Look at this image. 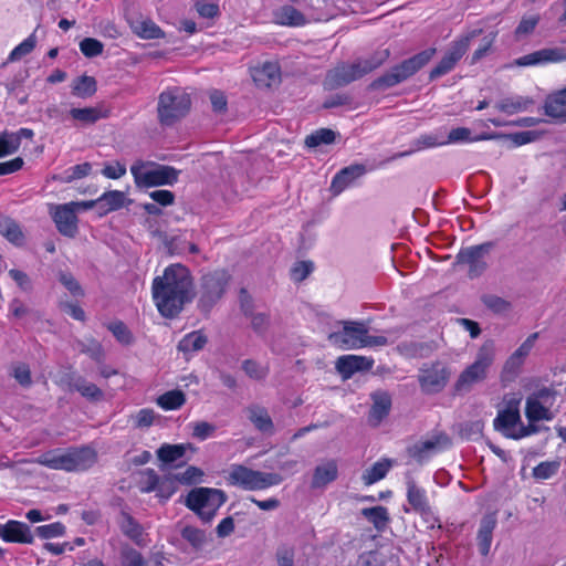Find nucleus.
<instances>
[{"label": "nucleus", "mask_w": 566, "mask_h": 566, "mask_svg": "<svg viewBox=\"0 0 566 566\" xmlns=\"http://www.w3.org/2000/svg\"><path fill=\"white\" fill-rule=\"evenodd\" d=\"M231 484L239 485L244 490H264L280 484L283 478L279 473L262 472L249 469L243 465H234L229 474Z\"/></svg>", "instance_id": "nucleus-7"}, {"label": "nucleus", "mask_w": 566, "mask_h": 566, "mask_svg": "<svg viewBox=\"0 0 566 566\" xmlns=\"http://www.w3.org/2000/svg\"><path fill=\"white\" fill-rule=\"evenodd\" d=\"M338 478V463L335 459L322 460L314 469L311 488L324 489Z\"/></svg>", "instance_id": "nucleus-18"}, {"label": "nucleus", "mask_w": 566, "mask_h": 566, "mask_svg": "<svg viewBox=\"0 0 566 566\" xmlns=\"http://www.w3.org/2000/svg\"><path fill=\"white\" fill-rule=\"evenodd\" d=\"M96 92V81L92 76L82 75L73 81L72 94L81 97L88 98Z\"/></svg>", "instance_id": "nucleus-40"}, {"label": "nucleus", "mask_w": 566, "mask_h": 566, "mask_svg": "<svg viewBox=\"0 0 566 566\" xmlns=\"http://www.w3.org/2000/svg\"><path fill=\"white\" fill-rule=\"evenodd\" d=\"M208 342L207 336L200 332H191L184 336L178 343V350L185 355L201 350Z\"/></svg>", "instance_id": "nucleus-32"}, {"label": "nucleus", "mask_w": 566, "mask_h": 566, "mask_svg": "<svg viewBox=\"0 0 566 566\" xmlns=\"http://www.w3.org/2000/svg\"><path fill=\"white\" fill-rule=\"evenodd\" d=\"M307 2L308 8L312 9L308 15L292 6L285 4L273 12L274 22L287 27H302L310 21L322 20L323 15L318 11L325 4V0H307Z\"/></svg>", "instance_id": "nucleus-10"}, {"label": "nucleus", "mask_w": 566, "mask_h": 566, "mask_svg": "<svg viewBox=\"0 0 566 566\" xmlns=\"http://www.w3.org/2000/svg\"><path fill=\"white\" fill-rule=\"evenodd\" d=\"M482 303L493 313L503 314L511 310L512 305L509 301L492 294L482 296Z\"/></svg>", "instance_id": "nucleus-53"}, {"label": "nucleus", "mask_w": 566, "mask_h": 566, "mask_svg": "<svg viewBox=\"0 0 566 566\" xmlns=\"http://www.w3.org/2000/svg\"><path fill=\"white\" fill-rule=\"evenodd\" d=\"M495 358V344L493 340L484 342L479 348L475 360L469 365L458 377L453 389L458 395L467 394L488 377V371Z\"/></svg>", "instance_id": "nucleus-3"}, {"label": "nucleus", "mask_w": 566, "mask_h": 566, "mask_svg": "<svg viewBox=\"0 0 566 566\" xmlns=\"http://www.w3.org/2000/svg\"><path fill=\"white\" fill-rule=\"evenodd\" d=\"M181 536L196 549H200L207 541L205 531L193 526H185Z\"/></svg>", "instance_id": "nucleus-52"}, {"label": "nucleus", "mask_w": 566, "mask_h": 566, "mask_svg": "<svg viewBox=\"0 0 566 566\" xmlns=\"http://www.w3.org/2000/svg\"><path fill=\"white\" fill-rule=\"evenodd\" d=\"M365 516L378 531H382L389 523L388 510L385 506L365 507L361 510Z\"/></svg>", "instance_id": "nucleus-37"}, {"label": "nucleus", "mask_w": 566, "mask_h": 566, "mask_svg": "<svg viewBox=\"0 0 566 566\" xmlns=\"http://www.w3.org/2000/svg\"><path fill=\"white\" fill-rule=\"evenodd\" d=\"M186 402V396L181 390H170L159 396L157 403L165 410H175Z\"/></svg>", "instance_id": "nucleus-42"}, {"label": "nucleus", "mask_w": 566, "mask_h": 566, "mask_svg": "<svg viewBox=\"0 0 566 566\" xmlns=\"http://www.w3.org/2000/svg\"><path fill=\"white\" fill-rule=\"evenodd\" d=\"M407 486V502L415 513L423 511L424 507L430 505L427 492L423 488L419 486L412 478L406 481Z\"/></svg>", "instance_id": "nucleus-29"}, {"label": "nucleus", "mask_w": 566, "mask_h": 566, "mask_svg": "<svg viewBox=\"0 0 566 566\" xmlns=\"http://www.w3.org/2000/svg\"><path fill=\"white\" fill-rule=\"evenodd\" d=\"M541 21L539 14L524 15L514 31L516 40L532 34Z\"/></svg>", "instance_id": "nucleus-49"}, {"label": "nucleus", "mask_w": 566, "mask_h": 566, "mask_svg": "<svg viewBox=\"0 0 566 566\" xmlns=\"http://www.w3.org/2000/svg\"><path fill=\"white\" fill-rule=\"evenodd\" d=\"M450 444L448 436L440 434L434 439H429L415 443L408 448V454L416 459L419 463L423 462L432 452L438 450L440 447H447Z\"/></svg>", "instance_id": "nucleus-21"}, {"label": "nucleus", "mask_w": 566, "mask_h": 566, "mask_svg": "<svg viewBox=\"0 0 566 566\" xmlns=\"http://www.w3.org/2000/svg\"><path fill=\"white\" fill-rule=\"evenodd\" d=\"M390 56V51L388 49L379 50L374 52L370 56L366 59H358L356 62L358 63L363 75L370 73L376 70L380 65H382L388 57Z\"/></svg>", "instance_id": "nucleus-41"}, {"label": "nucleus", "mask_w": 566, "mask_h": 566, "mask_svg": "<svg viewBox=\"0 0 566 566\" xmlns=\"http://www.w3.org/2000/svg\"><path fill=\"white\" fill-rule=\"evenodd\" d=\"M482 29H474L470 31L468 34L461 36L459 40L454 41L446 55L441 59L437 66H434L429 74V78L431 81L449 73L453 70L458 61L467 52L471 40L478 38L482 34Z\"/></svg>", "instance_id": "nucleus-9"}, {"label": "nucleus", "mask_w": 566, "mask_h": 566, "mask_svg": "<svg viewBox=\"0 0 566 566\" xmlns=\"http://www.w3.org/2000/svg\"><path fill=\"white\" fill-rule=\"evenodd\" d=\"M366 167L361 164L350 165L339 170L332 180L331 190L339 195L349 187L356 179L366 174Z\"/></svg>", "instance_id": "nucleus-19"}, {"label": "nucleus", "mask_w": 566, "mask_h": 566, "mask_svg": "<svg viewBox=\"0 0 566 566\" xmlns=\"http://www.w3.org/2000/svg\"><path fill=\"white\" fill-rule=\"evenodd\" d=\"M450 376L451 370L446 364L434 361L424 364L419 369L418 381L422 392L428 395L438 394L447 386Z\"/></svg>", "instance_id": "nucleus-11"}, {"label": "nucleus", "mask_w": 566, "mask_h": 566, "mask_svg": "<svg viewBox=\"0 0 566 566\" xmlns=\"http://www.w3.org/2000/svg\"><path fill=\"white\" fill-rule=\"evenodd\" d=\"M560 468L558 460L541 462L533 469V476L537 480H547L555 475Z\"/></svg>", "instance_id": "nucleus-54"}, {"label": "nucleus", "mask_w": 566, "mask_h": 566, "mask_svg": "<svg viewBox=\"0 0 566 566\" xmlns=\"http://www.w3.org/2000/svg\"><path fill=\"white\" fill-rule=\"evenodd\" d=\"M104 45L93 38H85L80 42V50L86 57H94L103 53Z\"/></svg>", "instance_id": "nucleus-61"}, {"label": "nucleus", "mask_w": 566, "mask_h": 566, "mask_svg": "<svg viewBox=\"0 0 566 566\" xmlns=\"http://www.w3.org/2000/svg\"><path fill=\"white\" fill-rule=\"evenodd\" d=\"M497 520L495 513H489L481 518L476 539L481 555L486 556L490 553L493 531L496 527Z\"/></svg>", "instance_id": "nucleus-23"}, {"label": "nucleus", "mask_w": 566, "mask_h": 566, "mask_svg": "<svg viewBox=\"0 0 566 566\" xmlns=\"http://www.w3.org/2000/svg\"><path fill=\"white\" fill-rule=\"evenodd\" d=\"M134 33L143 39H159L164 36L161 29L151 20H136L132 23Z\"/></svg>", "instance_id": "nucleus-38"}, {"label": "nucleus", "mask_w": 566, "mask_h": 566, "mask_svg": "<svg viewBox=\"0 0 566 566\" xmlns=\"http://www.w3.org/2000/svg\"><path fill=\"white\" fill-rule=\"evenodd\" d=\"M120 564L122 566H144L145 559L138 551L125 545L120 549Z\"/></svg>", "instance_id": "nucleus-55"}, {"label": "nucleus", "mask_w": 566, "mask_h": 566, "mask_svg": "<svg viewBox=\"0 0 566 566\" xmlns=\"http://www.w3.org/2000/svg\"><path fill=\"white\" fill-rule=\"evenodd\" d=\"M226 501L227 494L222 490L212 488H195L188 493L185 504L203 522H210Z\"/></svg>", "instance_id": "nucleus-4"}, {"label": "nucleus", "mask_w": 566, "mask_h": 566, "mask_svg": "<svg viewBox=\"0 0 566 566\" xmlns=\"http://www.w3.org/2000/svg\"><path fill=\"white\" fill-rule=\"evenodd\" d=\"M35 532L41 538L48 539L64 535L65 526L60 522H55L52 524L38 526Z\"/></svg>", "instance_id": "nucleus-63"}, {"label": "nucleus", "mask_w": 566, "mask_h": 566, "mask_svg": "<svg viewBox=\"0 0 566 566\" xmlns=\"http://www.w3.org/2000/svg\"><path fill=\"white\" fill-rule=\"evenodd\" d=\"M96 452L88 447L69 449L70 472L90 469L96 462Z\"/></svg>", "instance_id": "nucleus-24"}, {"label": "nucleus", "mask_w": 566, "mask_h": 566, "mask_svg": "<svg viewBox=\"0 0 566 566\" xmlns=\"http://www.w3.org/2000/svg\"><path fill=\"white\" fill-rule=\"evenodd\" d=\"M244 412L258 431L264 434L274 433V423L266 408L252 403L244 409Z\"/></svg>", "instance_id": "nucleus-22"}, {"label": "nucleus", "mask_w": 566, "mask_h": 566, "mask_svg": "<svg viewBox=\"0 0 566 566\" xmlns=\"http://www.w3.org/2000/svg\"><path fill=\"white\" fill-rule=\"evenodd\" d=\"M77 346L81 353L86 354L92 359L96 361H101L103 358V348L101 344L93 339L80 340L77 342Z\"/></svg>", "instance_id": "nucleus-57"}, {"label": "nucleus", "mask_w": 566, "mask_h": 566, "mask_svg": "<svg viewBox=\"0 0 566 566\" xmlns=\"http://www.w3.org/2000/svg\"><path fill=\"white\" fill-rule=\"evenodd\" d=\"M230 275L224 270H217L201 277L198 306L209 312L223 296Z\"/></svg>", "instance_id": "nucleus-8"}, {"label": "nucleus", "mask_w": 566, "mask_h": 566, "mask_svg": "<svg viewBox=\"0 0 566 566\" xmlns=\"http://www.w3.org/2000/svg\"><path fill=\"white\" fill-rule=\"evenodd\" d=\"M471 129L467 127H457L450 130L448 138L443 140L444 145L448 144H457V143H468V142H476L489 138L488 136L481 135L478 137H472Z\"/></svg>", "instance_id": "nucleus-47"}, {"label": "nucleus", "mask_w": 566, "mask_h": 566, "mask_svg": "<svg viewBox=\"0 0 566 566\" xmlns=\"http://www.w3.org/2000/svg\"><path fill=\"white\" fill-rule=\"evenodd\" d=\"M544 111L547 116L566 122V88L549 95L546 98Z\"/></svg>", "instance_id": "nucleus-30"}, {"label": "nucleus", "mask_w": 566, "mask_h": 566, "mask_svg": "<svg viewBox=\"0 0 566 566\" xmlns=\"http://www.w3.org/2000/svg\"><path fill=\"white\" fill-rule=\"evenodd\" d=\"M190 96L176 87L163 92L158 97V119L160 124L170 126L185 117L190 111Z\"/></svg>", "instance_id": "nucleus-5"}, {"label": "nucleus", "mask_w": 566, "mask_h": 566, "mask_svg": "<svg viewBox=\"0 0 566 566\" xmlns=\"http://www.w3.org/2000/svg\"><path fill=\"white\" fill-rule=\"evenodd\" d=\"M336 133L329 128H321L305 138V145L314 148L321 145H329L335 142Z\"/></svg>", "instance_id": "nucleus-44"}, {"label": "nucleus", "mask_w": 566, "mask_h": 566, "mask_svg": "<svg viewBox=\"0 0 566 566\" xmlns=\"http://www.w3.org/2000/svg\"><path fill=\"white\" fill-rule=\"evenodd\" d=\"M374 405L370 410V420L377 426L389 412L391 398L385 391H377L371 395Z\"/></svg>", "instance_id": "nucleus-31"}, {"label": "nucleus", "mask_w": 566, "mask_h": 566, "mask_svg": "<svg viewBox=\"0 0 566 566\" xmlns=\"http://www.w3.org/2000/svg\"><path fill=\"white\" fill-rule=\"evenodd\" d=\"M33 535L25 523L10 520L4 524V541L9 543L32 544Z\"/></svg>", "instance_id": "nucleus-27"}, {"label": "nucleus", "mask_w": 566, "mask_h": 566, "mask_svg": "<svg viewBox=\"0 0 566 566\" xmlns=\"http://www.w3.org/2000/svg\"><path fill=\"white\" fill-rule=\"evenodd\" d=\"M493 244L491 242L461 249L455 256V264L467 265L468 275L471 279L480 276L488 268L485 256L490 253Z\"/></svg>", "instance_id": "nucleus-13"}, {"label": "nucleus", "mask_w": 566, "mask_h": 566, "mask_svg": "<svg viewBox=\"0 0 566 566\" xmlns=\"http://www.w3.org/2000/svg\"><path fill=\"white\" fill-rule=\"evenodd\" d=\"M534 104V101L525 96H514L502 99L496 104V107L509 115L528 109Z\"/></svg>", "instance_id": "nucleus-35"}, {"label": "nucleus", "mask_w": 566, "mask_h": 566, "mask_svg": "<svg viewBox=\"0 0 566 566\" xmlns=\"http://www.w3.org/2000/svg\"><path fill=\"white\" fill-rule=\"evenodd\" d=\"M523 361L521 359H518L517 357H515L513 354L506 359L504 366H503V369H502V373H501V378L503 381H512L514 380L520 370H521V367L523 366Z\"/></svg>", "instance_id": "nucleus-56"}, {"label": "nucleus", "mask_w": 566, "mask_h": 566, "mask_svg": "<svg viewBox=\"0 0 566 566\" xmlns=\"http://www.w3.org/2000/svg\"><path fill=\"white\" fill-rule=\"evenodd\" d=\"M483 431V422L480 420L468 421L461 426L460 434L467 440H476Z\"/></svg>", "instance_id": "nucleus-64"}, {"label": "nucleus", "mask_w": 566, "mask_h": 566, "mask_svg": "<svg viewBox=\"0 0 566 566\" xmlns=\"http://www.w3.org/2000/svg\"><path fill=\"white\" fill-rule=\"evenodd\" d=\"M521 398L516 396H506L504 398V408L497 411L493 421V427L504 437L513 439L521 422L520 415Z\"/></svg>", "instance_id": "nucleus-12"}, {"label": "nucleus", "mask_w": 566, "mask_h": 566, "mask_svg": "<svg viewBox=\"0 0 566 566\" xmlns=\"http://www.w3.org/2000/svg\"><path fill=\"white\" fill-rule=\"evenodd\" d=\"M391 467L390 460H382L374 463L369 469L365 470L361 480L365 485H371L384 479Z\"/></svg>", "instance_id": "nucleus-39"}, {"label": "nucleus", "mask_w": 566, "mask_h": 566, "mask_svg": "<svg viewBox=\"0 0 566 566\" xmlns=\"http://www.w3.org/2000/svg\"><path fill=\"white\" fill-rule=\"evenodd\" d=\"M363 76V72L357 62L353 64L343 63L327 72L324 80V85L328 90H335L345 86Z\"/></svg>", "instance_id": "nucleus-17"}, {"label": "nucleus", "mask_w": 566, "mask_h": 566, "mask_svg": "<svg viewBox=\"0 0 566 566\" xmlns=\"http://www.w3.org/2000/svg\"><path fill=\"white\" fill-rule=\"evenodd\" d=\"M496 36H497V31H492L482 39L481 45L472 54V59H471L472 64L476 63L478 61L483 59L489 53Z\"/></svg>", "instance_id": "nucleus-62"}, {"label": "nucleus", "mask_w": 566, "mask_h": 566, "mask_svg": "<svg viewBox=\"0 0 566 566\" xmlns=\"http://www.w3.org/2000/svg\"><path fill=\"white\" fill-rule=\"evenodd\" d=\"M252 78L259 87H271L281 81L280 67L276 63L265 62L252 70Z\"/></svg>", "instance_id": "nucleus-25"}, {"label": "nucleus", "mask_w": 566, "mask_h": 566, "mask_svg": "<svg viewBox=\"0 0 566 566\" xmlns=\"http://www.w3.org/2000/svg\"><path fill=\"white\" fill-rule=\"evenodd\" d=\"M188 449L193 450V447L190 443H188V444H167V443H165L157 450V457L164 463H174V462L180 460L185 455V453Z\"/></svg>", "instance_id": "nucleus-36"}, {"label": "nucleus", "mask_w": 566, "mask_h": 566, "mask_svg": "<svg viewBox=\"0 0 566 566\" xmlns=\"http://www.w3.org/2000/svg\"><path fill=\"white\" fill-rule=\"evenodd\" d=\"M118 526L122 533L130 538L136 545L144 546L143 527L142 525L127 512L122 511L118 518Z\"/></svg>", "instance_id": "nucleus-28"}, {"label": "nucleus", "mask_w": 566, "mask_h": 566, "mask_svg": "<svg viewBox=\"0 0 566 566\" xmlns=\"http://www.w3.org/2000/svg\"><path fill=\"white\" fill-rule=\"evenodd\" d=\"M67 386L70 390L80 392L84 398L91 401H97L103 398V391L95 384L87 381L82 376L75 374L67 375Z\"/></svg>", "instance_id": "nucleus-26"}, {"label": "nucleus", "mask_w": 566, "mask_h": 566, "mask_svg": "<svg viewBox=\"0 0 566 566\" xmlns=\"http://www.w3.org/2000/svg\"><path fill=\"white\" fill-rule=\"evenodd\" d=\"M75 202L53 206L51 214L57 231L69 238H74L78 231L77 217L74 209Z\"/></svg>", "instance_id": "nucleus-15"}, {"label": "nucleus", "mask_w": 566, "mask_h": 566, "mask_svg": "<svg viewBox=\"0 0 566 566\" xmlns=\"http://www.w3.org/2000/svg\"><path fill=\"white\" fill-rule=\"evenodd\" d=\"M125 203V193L118 190L104 192L98 198V206L106 207L105 211H114L120 209Z\"/></svg>", "instance_id": "nucleus-46"}, {"label": "nucleus", "mask_w": 566, "mask_h": 566, "mask_svg": "<svg viewBox=\"0 0 566 566\" xmlns=\"http://www.w3.org/2000/svg\"><path fill=\"white\" fill-rule=\"evenodd\" d=\"M442 145H444L443 140L439 139L437 136L422 135L415 142V149L398 153L395 156H392L391 159L409 156L410 154H412L416 150L431 148V147H436V146H442Z\"/></svg>", "instance_id": "nucleus-50"}, {"label": "nucleus", "mask_w": 566, "mask_h": 566, "mask_svg": "<svg viewBox=\"0 0 566 566\" xmlns=\"http://www.w3.org/2000/svg\"><path fill=\"white\" fill-rule=\"evenodd\" d=\"M151 294L160 315L175 318L195 297L190 271L180 263L167 266L161 275L153 280Z\"/></svg>", "instance_id": "nucleus-1"}, {"label": "nucleus", "mask_w": 566, "mask_h": 566, "mask_svg": "<svg viewBox=\"0 0 566 566\" xmlns=\"http://www.w3.org/2000/svg\"><path fill=\"white\" fill-rule=\"evenodd\" d=\"M566 61V48H544L514 60L513 65L524 67Z\"/></svg>", "instance_id": "nucleus-16"}, {"label": "nucleus", "mask_w": 566, "mask_h": 566, "mask_svg": "<svg viewBox=\"0 0 566 566\" xmlns=\"http://www.w3.org/2000/svg\"><path fill=\"white\" fill-rule=\"evenodd\" d=\"M436 49L423 50L413 56L403 60L401 63L392 66L388 72L375 78L369 88L373 91H384L406 82L427 65L436 54Z\"/></svg>", "instance_id": "nucleus-2"}, {"label": "nucleus", "mask_w": 566, "mask_h": 566, "mask_svg": "<svg viewBox=\"0 0 566 566\" xmlns=\"http://www.w3.org/2000/svg\"><path fill=\"white\" fill-rule=\"evenodd\" d=\"M11 375L22 387H30L32 385L30 367L24 363L13 364L11 366Z\"/></svg>", "instance_id": "nucleus-59"}, {"label": "nucleus", "mask_w": 566, "mask_h": 566, "mask_svg": "<svg viewBox=\"0 0 566 566\" xmlns=\"http://www.w3.org/2000/svg\"><path fill=\"white\" fill-rule=\"evenodd\" d=\"M342 331L328 335V340L340 349L360 348L365 336V325L358 322H343Z\"/></svg>", "instance_id": "nucleus-14"}, {"label": "nucleus", "mask_w": 566, "mask_h": 566, "mask_svg": "<svg viewBox=\"0 0 566 566\" xmlns=\"http://www.w3.org/2000/svg\"><path fill=\"white\" fill-rule=\"evenodd\" d=\"M0 233L14 244L19 245L23 241V234L20 227L10 218H6L0 221Z\"/></svg>", "instance_id": "nucleus-45"}, {"label": "nucleus", "mask_w": 566, "mask_h": 566, "mask_svg": "<svg viewBox=\"0 0 566 566\" xmlns=\"http://www.w3.org/2000/svg\"><path fill=\"white\" fill-rule=\"evenodd\" d=\"M19 147L18 136H15V134L9 132H2L0 134V157L15 153Z\"/></svg>", "instance_id": "nucleus-58"}, {"label": "nucleus", "mask_w": 566, "mask_h": 566, "mask_svg": "<svg viewBox=\"0 0 566 566\" xmlns=\"http://www.w3.org/2000/svg\"><path fill=\"white\" fill-rule=\"evenodd\" d=\"M38 462L53 470H64L70 472L69 450L65 452H60L57 450L46 452L38 459Z\"/></svg>", "instance_id": "nucleus-34"}, {"label": "nucleus", "mask_w": 566, "mask_h": 566, "mask_svg": "<svg viewBox=\"0 0 566 566\" xmlns=\"http://www.w3.org/2000/svg\"><path fill=\"white\" fill-rule=\"evenodd\" d=\"M242 369L249 378L258 381L264 380L269 375V367L253 359L243 360Z\"/></svg>", "instance_id": "nucleus-48"}, {"label": "nucleus", "mask_w": 566, "mask_h": 566, "mask_svg": "<svg viewBox=\"0 0 566 566\" xmlns=\"http://www.w3.org/2000/svg\"><path fill=\"white\" fill-rule=\"evenodd\" d=\"M70 115L85 125L94 124L104 117V114L97 107L72 108Z\"/></svg>", "instance_id": "nucleus-43"}, {"label": "nucleus", "mask_w": 566, "mask_h": 566, "mask_svg": "<svg viewBox=\"0 0 566 566\" xmlns=\"http://www.w3.org/2000/svg\"><path fill=\"white\" fill-rule=\"evenodd\" d=\"M36 40L35 35L31 34L29 38H27L24 41H22L18 46H15L11 53L8 56L7 62H4L2 65H6L7 63L15 62L20 60L21 57L25 56L27 54L31 53L33 49L35 48Z\"/></svg>", "instance_id": "nucleus-51"}, {"label": "nucleus", "mask_w": 566, "mask_h": 566, "mask_svg": "<svg viewBox=\"0 0 566 566\" xmlns=\"http://www.w3.org/2000/svg\"><path fill=\"white\" fill-rule=\"evenodd\" d=\"M191 436L198 440H206L213 436L217 430L216 424L208 421H196L190 423Z\"/></svg>", "instance_id": "nucleus-60"}, {"label": "nucleus", "mask_w": 566, "mask_h": 566, "mask_svg": "<svg viewBox=\"0 0 566 566\" xmlns=\"http://www.w3.org/2000/svg\"><path fill=\"white\" fill-rule=\"evenodd\" d=\"M130 172L138 187L172 185L178 179V171L175 168L153 161L138 160L132 165Z\"/></svg>", "instance_id": "nucleus-6"}, {"label": "nucleus", "mask_w": 566, "mask_h": 566, "mask_svg": "<svg viewBox=\"0 0 566 566\" xmlns=\"http://www.w3.org/2000/svg\"><path fill=\"white\" fill-rule=\"evenodd\" d=\"M549 406L538 402L535 398L526 399L525 416L530 422H537L541 420H552L554 415L549 410Z\"/></svg>", "instance_id": "nucleus-33"}, {"label": "nucleus", "mask_w": 566, "mask_h": 566, "mask_svg": "<svg viewBox=\"0 0 566 566\" xmlns=\"http://www.w3.org/2000/svg\"><path fill=\"white\" fill-rule=\"evenodd\" d=\"M373 359L364 356L345 355L338 357L336 369L344 379L350 378L356 371L368 370L373 366Z\"/></svg>", "instance_id": "nucleus-20"}]
</instances>
